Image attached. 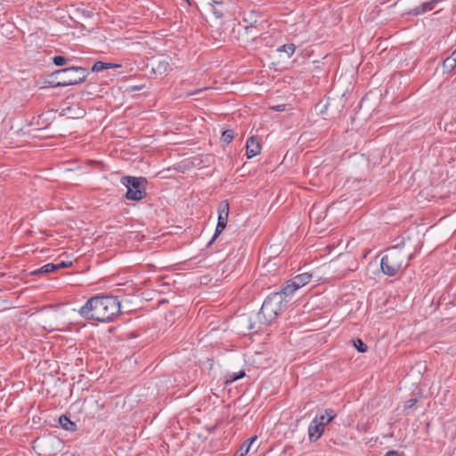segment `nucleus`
I'll list each match as a JSON object with an SVG mask.
<instances>
[{
  "instance_id": "1",
  "label": "nucleus",
  "mask_w": 456,
  "mask_h": 456,
  "mask_svg": "<svg viewBox=\"0 0 456 456\" xmlns=\"http://www.w3.org/2000/svg\"><path fill=\"white\" fill-rule=\"evenodd\" d=\"M120 312V303L116 297L95 296L78 310L81 316L98 322H109Z\"/></svg>"
},
{
  "instance_id": "2",
  "label": "nucleus",
  "mask_w": 456,
  "mask_h": 456,
  "mask_svg": "<svg viewBox=\"0 0 456 456\" xmlns=\"http://www.w3.org/2000/svg\"><path fill=\"white\" fill-rule=\"evenodd\" d=\"M411 255L403 247L395 246L387 249L380 261L381 271L387 276H394L408 265Z\"/></svg>"
},
{
  "instance_id": "3",
  "label": "nucleus",
  "mask_w": 456,
  "mask_h": 456,
  "mask_svg": "<svg viewBox=\"0 0 456 456\" xmlns=\"http://www.w3.org/2000/svg\"><path fill=\"white\" fill-rule=\"evenodd\" d=\"M282 301V295L273 293L264 301L260 311L257 314V320L260 323L267 325L271 323L285 306Z\"/></svg>"
},
{
  "instance_id": "4",
  "label": "nucleus",
  "mask_w": 456,
  "mask_h": 456,
  "mask_svg": "<svg viewBox=\"0 0 456 456\" xmlns=\"http://www.w3.org/2000/svg\"><path fill=\"white\" fill-rule=\"evenodd\" d=\"M53 76L57 79V86L64 87L84 82L88 72L82 67H70L55 71Z\"/></svg>"
},
{
  "instance_id": "5",
  "label": "nucleus",
  "mask_w": 456,
  "mask_h": 456,
  "mask_svg": "<svg viewBox=\"0 0 456 456\" xmlns=\"http://www.w3.org/2000/svg\"><path fill=\"white\" fill-rule=\"evenodd\" d=\"M143 178L124 176L121 178V183L127 188L126 198L132 200H140L145 196Z\"/></svg>"
},
{
  "instance_id": "6",
  "label": "nucleus",
  "mask_w": 456,
  "mask_h": 456,
  "mask_svg": "<svg viewBox=\"0 0 456 456\" xmlns=\"http://www.w3.org/2000/svg\"><path fill=\"white\" fill-rule=\"evenodd\" d=\"M151 67L154 74L163 75L167 71L169 63L165 58H156L151 61Z\"/></svg>"
},
{
  "instance_id": "7",
  "label": "nucleus",
  "mask_w": 456,
  "mask_h": 456,
  "mask_svg": "<svg viewBox=\"0 0 456 456\" xmlns=\"http://www.w3.org/2000/svg\"><path fill=\"white\" fill-rule=\"evenodd\" d=\"M324 428L317 420L313 419L308 427L309 440L312 442L317 441L323 434Z\"/></svg>"
},
{
  "instance_id": "8",
  "label": "nucleus",
  "mask_w": 456,
  "mask_h": 456,
  "mask_svg": "<svg viewBox=\"0 0 456 456\" xmlns=\"http://www.w3.org/2000/svg\"><path fill=\"white\" fill-rule=\"evenodd\" d=\"M261 147L259 142L255 137H250L247 140L246 143V155L248 159H251L260 153Z\"/></svg>"
},
{
  "instance_id": "9",
  "label": "nucleus",
  "mask_w": 456,
  "mask_h": 456,
  "mask_svg": "<svg viewBox=\"0 0 456 456\" xmlns=\"http://www.w3.org/2000/svg\"><path fill=\"white\" fill-rule=\"evenodd\" d=\"M440 0H431L429 2H425L422 4L416 6L415 8L411 9L409 13L412 15H420L423 14L428 11H431L434 9L436 4L439 2Z\"/></svg>"
},
{
  "instance_id": "10",
  "label": "nucleus",
  "mask_w": 456,
  "mask_h": 456,
  "mask_svg": "<svg viewBox=\"0 0 456 456\" xmlns=\"http://www.w3.org/2000/svg\"><path fill=\"white\" fill-rule=\"evenodd\" d=\"M294 282L290 280L288 281L287 285L280 291L277 292L280 295H282V301L286 304L289 301L294 295V293L299 289L297 287L293 286Z\"/></svg>"
},
{
  "instance_id": "11",
  "label": "nucleus",
  "mask_w": 456,
  "mask_h": 456,
  "mask_svg": "<svg viewBox=\"0 0 456 456\" xmlns=\"http://www.w3.org/2000/svg\"><path fill=\"white\" fill-rule=\"evenodd\" d=\"M336 417V414L333 410L331 409H326L324 411V413L321 415L315 416L314 419V420H317L318 423L325 427L327 424H329L330 421H332Z\"/></svg>"
},
{
  "instance_id": "12",
  "label": "nucleus",
  "mask_w": 456,
  "mask_h": 456,
  "mask_svg": "<svg viewBox=\"0 0 456 456\" xmlns=\"http://www.w3.org/2000/svg\"><path fill=\"white\" fill-rule=\"evenodd\" d=\"M229 216V203L227 201H222L218 206V222L221 224H227Z\"/></svg>"
},
{
  "instance_id": "13",
  "label": "nucleus",
  "mask_w": 456,
  "mask_h": 456,
  "mask_svg": "<svg viewBox=\"0 0 456 456\" xmlns=\"http://www.w3.org/2000/svg\"><path fill=\"white\" fill-rule=\"evenodd\" d=\"M312 278V274L308 273H304L295 276L291 281L294 282L293 286L297 287L298 289L306 285Z\"/></svg>"
},
{
  "instance_id": "14",
  "label": "nucleus",
  "mask_w": 456,
  "mask_h": 456,
  "mask_svg": "<svg viewBox=\"0 0 456 456\" xmlns=\"http://www.w3.org/2000/svg\"><path fill=\"white\" fill-rule=\"evenodd\" d=\"M59 423L62 428L68 431H73L76 428V424L72 422L67 416L62 415L59 419Z\"/></svg>"
},
{
  "instance_id": "15",
  "label": "nucleus",
  "mask_w": 456,
  "mask_h": 456,
  "mask_svg": "<svg viewBox=\"0 0 456 456\" xmlns=\"http://www.w3.org/2000/svg\"><path fill=\"white\" fill-rule=\"evenodd\" d=\"M115 67H118V65H115V64H112V63H110V62L96 61L93 65L92 70L95 71V72H100V71H102L104 69H110V68H115Z\"/></svg>"
},
{
  "instance_id": "16",
  "label": "nucleus",
  "mask_w": 456,
  "mask_h": 456,
  "mask_svg": "<svg viewBox=\"0 0 456 456\" xmlns=\"http://www.w3.org/2000/svg\"><path fill=\"white\" fill-rule=\"evenodd\" d=\"M456 67V61L451 56L447 57L443 61V70L444 72H451Z\"/></svg>"
},
{
  "instance_id": "17",
  "label": "nucleus",
  "mask_w": 456,
  "mask_h": 456,
  "mask_svg": "<svg viewBox=\"0 0 456 456\" xmlns=\"http://www.w3.org/2000/svg\"><path fill=\"white\" fill-rule=\"evenodd\" d=\"M55 270H56V266L54 265V264L49 263V264L45 265L41 268H38V269L33 271L31 273L32 274L47 273L53 272Z\"/></svg>"
},
{
  "instance_id": "18",
  "label": "nucleus",
  "mask_w": 456,
  "mask_h": 456,
  "mask_svg": "<svg viewBox=\"0 0 456 456\" xmlns=\"http://www.w3.org/2000/svg\"><path fill=\"white\" fill-rule=\"evenodd\" d=\"M295 50L296 46L294 44L283 45L278 49L279 52L286 53L289 57H290L295 53Z\"/></svg>"
},
{
  "instance_id": "19",
  "label": "nucleus",
  "mask_w": 456,
  "mask_h": 456,
  "mask_svg": "<svg viewBox=\"0 0 456 456\" xmlns=\"http://www.w3.org/2000/svg\"><path fill=\"white\" fill-rule=\"evenodd\" d=\"M244 375H245L244 371H240L238 374H236V373L228 374L225 377V381L224 382L226 384L232 383V382L236 381L237 379H241L242 377H244Z\"/></svg>"
},
{
  "instance_id": "20",
  "label": "nucleus",
  "mask_w": 456,
  "mask_h": 456,
  "mask_svg": "<svg viewBox=\"0 0 456 456\" xmlns=\"http://www.w3.org/2000/svg\"><path fill=\"white\" fill-rule=\"evenodd\" d=\"M233 137V131L230 129L224 131L222 134V138L226 143L231 142Z\"/></svg>"
},
{
  "instance_id": "21",
  "label": "nucleus",
  "mask_w": 456,
  "mask_h": 456,
  "mask_svg": "<svg viewBox=\"0 0 456 456\" xmlns=\"http://www.w3.org/2000/svg\"><path fill=\"white\" fill-rule=\"evenodd\" d=\"M225 224L217 223L215 234L208 244H211L216 239V237L225 229Z\"/></svg>"
},
{
  "instance_id": "22",
  "label": "nucleus",
  "mask_w": 456,
  "mask_h": 456,
  "mask_svg": "<svg viewBox=\"0 0 456 456\" xmlns=\"http://www.w3.org/2000/svg\"><path fill=\"white\" fill-rule=\"evenodd\" d=\"M354 346L361 353L367 351V346L361 339L354 340Z\"/></svg>"
},
{
  "instance_id": "23",
  "label": "nucleus",
  "mask_w": 456,
  "mask_h": 456,
  "mask_svg": "<svg viewBox=\"0 0 456 456\" xmlns=\"http://www.w3.org/2000/svg\"><path fill=\"white\" fill-rule=\"evenodd\" d=\"M53 61L56 66H63L68 63V60L61 55L54 56Z\"/></svg>"
},
{
  "instance_id": "24",
  "label": "nucleus",
  "mask_w": 456,
  "mask_h": 456,
  "mask_svg": "<svg viewBox=\"0 0 456 456\" xmlns=\"http://www.w3.org/2000/svg\"><path fill=\"white\" fill-rule=\"evenodd\" d=\"M249 451V444H243L233 456H245Z\"/></svg>"
},
{
  "instance_id": "25",
  "label": "nucleus",
  "mask_w": 456,
  "mask_h": 456,
  "mask_svg": "<svg viewBox=\"0 0 456 456\" xmlns=\"http://www.w3.org/2000/svg\"><path fill=\"white\" fill-rule=\"evenodd\" d=\"M71 265H72V262H70V261H69V262L61 261V262H58V263L54 264V265L56 266V270L69 267Z\"/></svg>"
},
{
  "instance_id": "26",
  "label": "nucleus",
  "mask_w": 456,
  "mask_h": 456,
  "mask_svg": "<svg viewBox=\"0 0 456 456\" xmlns=\"http://www.w3.org/2000/svg\"><path fill=\"white\" fill-rule=\"evenodd\" d=\"M271 110H275V111H283V110H285V104H279V105L272 106Z\"/></svg>"
},
{
  "instance_id": "27",
  "label": "nucleus",
  "mask_w": 456,
  "mask_h": 456,
  "mask_svg": "<svg viewBox=\"0 0 456 456\" xmlns=\"http://www.w3.org/2000/svg\"><path fill=\"white\" fill-rule=\"evenodd\" d=\"M416 402H417L416 399H410V400H408L406 402L405 407L406 408H411V407H412L416 403Z\"/></svg>"
},
{
  "instance_id": "28",
  "label": "nucleus",
  "mask_w": 456,
  "mask_h": 456,
  "mask_svg": "<svg viewBox=\"0 0 456 456\" xmlns=\"http://www.w3.org/2000/svg\"><path fill=\"white\" fill-rule=\"evenodd\" d=\"M257 439L256 436H252L250 439H248L245 444H249V447L251 444Z\"/></svg>"
},
{
  "instance_id": "29",
  "label": "nucleus",
  "mask_w": 456,
  "mask_h": 456,
  "mask_svg": "<svg viewBox=\"0 0 456 456\" xmlns=\"http://www.w3.org/2000/svg\"><path fill=\"white\" fill-rule=\"evenodd\" d=\"M385 456H400V454L395 451H389L385 454Z\"/></svg>"
},
{
  "instance_id": "30",
  "label": "nucleus",
  "mask_w": 456,
  "mask_h": 456,
  "mask_svg": "<svg viewBox=\"0 0 456 456\" xmlns=\"http://www.w3.org/2000/svg\"><path fill=\"white\" fill-rule=\"evenodd\" d=\"M450 56L451 58H453V60L456 61V49L452 53Z\"/></svg>"
},
{
  "instance_id": "31",
  "label": "nucleus",
  "mask_w": 456,
  "mask_h": 456,
  "mask_svg": "<svg viewBox=\"0 0 456 456\" xmlns=\"http://www.w3.org/2000/svg\"><path fill=\"white\" fill-rule=\"evenodd\" d=\"M213 4H221V1L220 0H212Z\"/></svg>"
},
{
  "instance_id": "32",
  "label": "nucleus",
  "mask_w": 456,
  "mask_h": 456,
  "mask_svg": "<svg viewBox=\"0 0 456 456\" xmlns=\"http://www.w3.org/2000/svg\"><path fill=\"white\" fill-rule=\"evenodd\" d=\"M452 456H456V453L454 452Z\"/></svg>"
}]
</instances>
